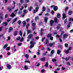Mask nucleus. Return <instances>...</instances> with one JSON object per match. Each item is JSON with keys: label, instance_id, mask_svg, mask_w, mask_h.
<instances>
[{"label": "nucleus", "instance_id": "24", "mask_svg": "<svg viewBox=\"0 0 73 73\" xmlns=\"http://www.w3.org/2000/svg\"><path fill=\"white\" fill-rule=\"evenodd\" d=\"M24 7L23 6H21V8L20 9V10L22 11V10L23 9H24Z\"/></svg>", "mask_w": 73, "mask_h": 73}, {"label": "nucleus", "instance_id": "31", "mask_svg": "<svg viewBox=\"0 0 73 73\" xmlns=\"http://www.w3.org/2000/svg\"><path fill=\"white\" fill-rule=\"evenodd\" d=\"M25 57H26V58H27V59H28V58H29V55H28L27 54H26L25 55Z\"/></svg>", "mask_w": 73, "mask_h": 73}, {"label": "nucleus", "instance_id": "59", "mask_svg": "<svg viewBox=\"0 0 73 73\" xmlns=\"http://www.w3.org/2000/svg\"><path fill=\"white\" fill-rule=\"evenodd\" d=\"M7 50H10V48L9 47H7Z\"/></svg>", "mask_w": 73, "mask_h": 73}, {"label": "nucleus", "instance_id": "21", "mask_svg": "<svg viewBox=\"0 0 73 73\" xmlns=\"http://www.w3.org/2000/svg\"><path fill=\"white\" fill-rule=\"evenodd\" d=\"M22 23L23 24V27H25V25H26V23H25V21H23V22Z\"/></svg>", "mask_w": 73, "mask_h": 73}, {"label": "nucleus", "instance_id": "36", "mask_svg": "<svg viewBox=\"0 0 73 73\" xmlns=\"http://www.w3.org/2000/svg\"><path fill=\"white\" fill-rule=\"evenodd\" d=\"M48 66V62H47L46 64L45 65V66L46 68H47Z\"/></svg>", "mask_w": 73, "mask_h": 73}, {"label": "nucleus", "instance_id": "53", "mask_svg": "<svg viewBox=\"0 0 73 73\" xmlns=\"http://www.w3.org/2000/svg\"><path fill=\"white\" fill-rule=\"evenodd\" d=\"M64 24H66V23L67 22V19H66L64 21Z\"/></svg>", "mask_w": 73, "mask_h": 73}, {"label": "nucleus", "instance_id": "64", "mask_svg": "<svg viewBox=\"0 0 73 73\" xmlns=\"http://www.w3.org/2000/svg\"><path fill=\"white\" fill-rule=\"evenodd\" d=\"M25 62H27V63H30V62L29 61H26Z\"/></svg>", "mask_w": 73, "mask_h": 73}, {"label": "nucleus", "instance_id": "7", "mask_svg": "<svg viewBox=\"0 0 73 73\" xmlns=\"http://www.w3.org/2000/svg\"><path fill=\"white\" fill-rule=\"evenodd\" d=\"M38 9V7H37L35 9V10H34L33 13H35V12H37Z\"/></svg>", "mask_w": 73, "mask_h": 73}, {"label": "nucleus", "instance_id": "44", "mask_svg": "<svg viewBox=\"0 0 73 73\" xmlns=\"http://www.w3.org/2000/svg\"><path fill=\"white\" fill-rule=\"evenodd\" d=\"M29 23L26 26V28L27 29H28V27L29 26Z\"/></svg>", "mask_w": 73, "mask_h": 73}, {"label": "nucleus", "instance_id": "20", "mask_svg": "<svg viewBox=\"0 0 73 73\" xmlns=\"http://www.w3.org/2000/svg\"><path fill=\"white\" fill-rule=\"evenodd\" d=\"M48 19L46 17H45L44 18V22L45 23H47V20H48Z\"/></svg>", "mask_w": 73, "mask_h": 73}, {"label": "nucleus", "instance_id": "35", "mask_svg": "<svg viewBox=\"0 0 73 73\" xmlns=\"http://www.w3.org/2000/svg\"><path fill=\"white\" fill-rule=\"evenodd\" d=\"M48 41H49L48 40V39H47L46 40V42L44 43V44H48Z\"/></svg>", "mask_w": 73, "mask_h": 73}, {"label": "nucleus", "instance_id": "42", "mask_svg": "<svg viewBox=\"0 0 73 73\" xmlns=\"http://www.w3.org/2000/svg\"><path fill=\"white\" fill-rule=\"evenodd\" d=\"M54 53V50H52L51 51V54H53Z\"/></svg>", "mask_w": 73, "mask_h": 73}, {"label": "nucleus", "instance_id": "57", "mask_svg": "<svg viewBox=\"0 0 73 73\" xmlns=\"http://www.w3.org/2000/svg\"><path fill=\"white\" fill-rule=\"evenodd\" d=\"M67 64L68 66H70V64L69 62H68L67 63Z\"/></svg>", "mask_w": 73, "mask_h": 73}, {"label": "nucleus", "instance_id": "12", "mask_svg": "<svg viewBox=\"0 0 73 73\" xmlns=\"http://www.w3.org/2000/svg\"><path fill=\"white\" fill-rule=\"evenodd\" d=\"M60 24H59L58 25L57 27H56V28L58 29H59L60 28Z\"/></svg>", "mask_w": 73, "mask_h": 73}, {"label": "nucleus", "instance_id": "33", "mask_svg": "<svg viewBox=\"0 0 73 73\" xmlns=\"http://www.w3.org/2000/svg\"><path fill=\"white\" fill-rule=\"evenodd\" d=\"M4 69V67L3 66L0 67V70H2Z\"/></svg>", "mask_w": 73, "mask_h": 73}, {"label": "nucleus", "instance_id": "5", "mask_svg": "<svg viewBox=\"0 0 73 73\" xmlns=\"http://www.w3.org/2000/svg\"><path fill=\"white\" fill-rule=\"evenodd\" d=\"M68 36V35L67 34H64L63 36V39H65L66 38H67V37Z\"/></svg>", "mask_w": 73, "mask_h": 73}, {"label": "nucleus", "instance_id": "34", "mask_svg": "<svg viewBox=\"0 0 73 73\" xmlns=\"http://www.w3.org/2000/svg\"><path fill=\"white\" fill-rule=\"evenodd\" d=\"M13 3L14 4V6L13 7L12 9H14V8H15V4H16V2L15 1H13Z\"/></svg>", "mask_w": 73, "mask_h": 73}, {"label": "nucleus", "instance_id": "55", "mask_svg": "<svg viewBox=\"0 0 73 73\" xmlns=\"http://www.w3.org/2000/svg\"><path fill=\"white\" fill-rule=\"evenodd\" d=\"M20 35L21 36H22V32L21 31H20Z\"/></svg>", "mask_w": 73, "mask_h": 73}, {"label": "nucleus", "instance_id": "9", "mask_svg": "<svg viewBox=\"0 0 73 73\" xmlns=\"http://www.w3.org/2000/svg\"><path fill=\"white\" fill-rule=\"evenodd\" d=\"M24 14L23 15H22V17H24L25 15V14L26 13H27V10H25V9L24 11Z\"/></svg>", "mask_w": 73, "mask_h": 73}, {"label": "nucleus", "instance_id": "1", "mask_svg": "<svg viewBox=\"0 0 73 73\" xmlns=\"http://www.w3.org/2000/svg\"><path fill=\"white\" fill-rule=\"evenodd\" d=\"M51 36H52V35L49 34L47 35V37L48 38H50V39L51 40H53V37H51Z\"/></svg>", "mask_w": 73, "mask_h": 73}, {"label": "nucleus", "instance_id": "49", "mask_svg": "<svg viewBox=\"0 0 73 73\" xmlns=\"http://www.w3.org/2000/svg\"><path fill=\"white\" fill-rule=\"evenodd\" d=\"M18 10H19L18 9H16L15 10V11L14 12H15L16 13H17V12L18 11Z\"/></svg>", "mask_w": 73, "mask_h": 73}, {"label": "nucleus", "instance_id": "16", "mask_svg": "<svg viewBox=\"0 0 73 73\" xmlns=\"http://www.w3.org/2000/svg\"><path fill=\"white\" fill-rule=\"evenodd\" d=\"M35 65H36V66H40V64L38 63V62H36L35 64Z\"/></svg>", "mask_w": 73, "mask_h": 73}, {"label": "nucleus", "instance_id": "32", "mask_svg": "<svg viewBox=\"0 0 73 73\" xmlns=\"http://www.w3.org/2000/svg\"><path fill=\"white\" fill-rule=\"evenodd\" d=\"M38 19H39V18L38 16H36V17L35 18V21H37V20H38Z\"/></svg>", "mask_w": 73, "mask_h": 73}, {"label": "nucleus", "instance_id": "56", "mask_svg": "<svg viewBox=\"0 0 73 73\" xmlns=\"http://www.w3.org/2000/svg\"><path fill=\"white\" fill-rule=\"evenodd\" d=\"M24 7L25 8H27V4H25L24 5Z\"/></svg>", "mask_w": 73, "mask_h": 73}, {"label": "nucleus", "instance_id": "48", "mask_svg": "<svg viewBox=\"0 0 73 73\" xmlns=\"http://www.w3.org/2000/svg\"><path fill=\"white\" fill-rule=\"evenodd\" d=\"M57 60H56V59H52V61L53 62H56Z\"/></svg>", "mask_w": 73, "mask_h": 73}, {"label": "nucleus", "instance_id": "11", "mask_svg": "<svg viewBox=\"0 0 73 73\" xmlns=\"http://www.w3.org/2000/svg\"><path fill=\"white\" fill-rule=\"evenodd\" d=\"M62 16H63L62 19H65V17H66V14L64 13L63 14Z\"/></svg>", "mask_w": 73, "mask_h": 73}, {"label": "nucleus", "instance_id": "51", "mask_svg": "<svg viewBox=\"0 0 73 73\" xmlns=\"http://www.w3.org/2000/svg\"><path fill=\"white\" fill-rule=\"evenodd\" d=\"M25 2L26 3H28V2H29V0H25Z\"/></svg>", "mask_w": 73, "mask_h": 73}, {"label": "nucleus", "instance_id": "43", "mask_svg": "<svg viewBox=\"0 0 73 73\" xmlns=\"http://www.w3.org/2000/svg\"><path fill=\"white\" fill-rule=\"evenodd\" d=\"M23 40H24V38L23 37H22L20 40V41H21V42H22Z\"/></svg>", "mask_w": 73, "mask_h": 73}, {"label": "nucleus", "instance_id": "4", "mask_svg": "<svg viewBox=\"0 0 73 73\" xmlns=\"http://www.w3.org/2000/svg\"><path fill=\"white\" fill-rule=\"evenodd\" d=\"M7 66V68L8 69H11V66L10 64H7L6 65Z\"/></svg>", "mask_w": 73, "mask_h": 73}, {"label": "nucleus", "instance_id": "23", "mask_svg": "<svg viewBox=\"0 0 73 73\" xmlns=\"http://www.w3.org/2000/svg\"><path fill=\"white\" fill-rule=\"evenodd\" d=\"M40 60L41 61H44V60H45V58H40Z\"/></svg>", "mask_w": 73, "mask_h": 73}, {"label": "nucleus", "instance_id": "60", "mask_svg": "<svg viewBox=\"0 0 73 73\" xmlns=\"http://www.w3.org/2000/svg\"><path fill=\"white\" fill-rule=\"evenodd\" d=\"M44 71H45V70H44V69H43L41 70V72L42 73H44Z\"/></svg>", "mask_w": 73, "mask_h": 73}, {"label": "nucleus", "instance_id": "19", "mask_svg": "<svg viewBox=\"0 0 73 73\" xmlns=\"http://www.w3.org/2000/svg\"><path fill=\"white\" fill-rule=\"evenodd\" d=\"M10 16L11 17H15V13H13L12 15H10Z\"/></svg>", "mask_w": 73, "mask_h": 73}, {"label": "nucleus", "instance_id": "10", "mask_svg": "<svg viewBox=\"0 0 73 73\" xmlns=\"http://www.w3.org/2000/svg\"><path fill=\"white\" fill-rule=\"evenodd\" d=\"M8 25V22H5L3 23V25L4 26H7Z\"/></svg>", "mask_w": 73, "mask_h": 73}, {"label": "nucleus", "instance_id": "58", "mask_svg": "<svg viewBox=\"0 0 73 73\" xmlns=\"http://www.w3.org/2000/svg\"><path fill=\"white\" fill-rule=\"evenodd\" d=\"M65 47H68V44L66 43L65 44Z\"/></svg>", "mask_w": 73, "mask_h": 73}, {"label": "nucleus", "instance_id": "29", "mask_svg": "<svg viewBox=\"0 0 73 73\" xmlns=\"http://www.w3.org/2000/svg\"><path fill=\"white\" fill-rule=\"evenodd\" d=\"M0 19H3V14H0Z\"/></svg>", "mask_w": 73, "mask_h": 73}, {"label": "nucleus", "instance_id": "39", "mask_svg": "<svg viewBox=\"0 0 73 73\" xmlns=\"http://www.w3.org/2000/svg\"><path fill=\"white\" fill-rule=\"evenodd\" d=\"M54 20L55 21L56 23H57V18H55L54 19ZM55 23V24H56V23Z\"/></svg>", "mask_w": 73, "mask_h": 73}, {"label": "nucleus", "instance_id": "61", "mask_svg": "<svg viewBox=\"0 0 73 73\" xmlns=\"http://www.w3.org/2000/svg\"><path fill=\"white\" fill-rule=\"evenodd\" d=\"M57 33V32H54L53 33V35H56Z\"/></svg>", "mask_w": 73, "mask_h": 73}, {"label": "nucleus", "instance_id": "28", "mask_svg": "<svg viewBox=\"0 0 73 73\" xmlns=\"http://www.w3.org/2000/svg\"><path fill=\"white\" fill-rule=\"evenodd\" d=\"M27 35H28L29 33H31V31L29 30H27Z\"/></svg>", "mask_w": 73, "mask_h": 73}, {"label": "nucleus", "instance_id": "47", "mask_svg": "<svg viewBox=\"0 0 73 73\" xmlns=\"http://www.w3.org/2000/svg\"><path fill=\"white\" fill-rule=\"evenodd\" d=\"M20 2L21 4H23V3H24V1H23V0H20Z\"/></svg>", "mask_w": 73, "mask_h": 73}, {"label": "nucleus", "instance_id": "27", "mask_svg": "<svg viewBox=\"0 0 73 73\" xmlns=\"http://www.w3.org/2000/svg\"><path fill=\"white\" fill-rule=\"evenodd\" d=\"M56 17L58 18H60V14H59V13L56 16Z\"/></svg>", "mask_w": 73, "mask_h": 73}, {"label": "nucleus", "instance_id": "45", "mask_svg": "<svg viewBox=\"0 0 73 73\" xmlns=\"http://www.w3.org/2000/svg\"><path fill=\"white\" fill-rule=\"evenodd\" d=\"M17 31H16L14 33V36H16V35H17Z\"/></svg>", "mask_w": 73, "mask_h": 73}, {"label": "nucleus", "instance_id": "46", "mask_svg": "<svg viewBox=\"0 0 73 73\" xmlns=\"http://www.w3.org/2000/svg\"><path fill=\"white\" fill-rule=\"evenodd\" d=\"M42 9H43L42 11H45V8L44 7H43Z\"/></svg>", "mask_w": 73, "mask_h": 73}, {"label": "nucleus", "instance_id": "50", "mask_svg": "<svg viewBox=\"0 0 73 73\" xmlns=\"http://www.w3.org/2000/svg\"><path fill=\"white\" fill-rule=\"evenodd\" d=\"M18 24H19L20 25V23H21V21L19 20L17 22Z\"/></svg>", "mask_w": 73, "mask_h": 73}, {"label": "nucleus", "instance_id": "37", "mask_svg": "<svg viewBox=\"0 0 73 73\" xmlns=\"http://www.w3.org/2000/svg\"><path fill=\"white\" fill-rule=\"evenodd\" d=\"M7 46H8V44H5L4 45V46L3 47V48H4L5 49V48H7Z\"/></svg>", "mask_w": 73, "mask_h": 73}, {"label": "nucleus", "instance_id": "17", "mask_svg": "<svg viewBox=\"0 0 73 73\" xmlns=\"http://www.w3.org/2000/svg\"><path fill=\"white\" fill-rule=\"evenodd\" d=\"M72 11H68V14L69 15H72Z\"/></svg>", "mask_w": 73, "mask_h": 73}, {"label": "nucleus", "instance_id": "26", "mask_svg": "<svg viewBox=\"0 0 73 73\" xmlns=\"http://www.w3.org/2000/svg\"><path fill=\"white\" fill-rule=\"evenodd\" d=\"M17 18H16L14 19L13 20V22L12 23V24H13V23H15V22L16 21V20H17Z\"/></svg>", "mask_w": 73, "mask_h": 73}, {"label": "nucleus", "instance_id": "3", "mask_svg": "<svg viewBox=\"0 0 73 73\" xmlns=\"http://www.w3.org/2000/svg\"><path fill=\"white\" fill-rule=\"evenodd\" d=\"M50 8H54V11H56V10H57V9H58L57 7L53 5L51 6H50Z\"/></svg>", "mask_w": 73, "mask_h": 73}, {"label": "nucleus", "instance_id": "41", "mask_svg": "<svg viewBox=\"0 0 73 73\" xmlns=\"http://www.w3.org/2000/svg\"><path fill=\"white\" fill-rule=\"evenodd\" d=\"M36 23H33L32 24V25L33 27H34V26H35V25H36Z\"/></svg>", "mask_w": 73, "mask_h": 73}, {"label": "nucleus", "instance_id": "2", "mask_svg": "<svg viewBox=\"0 0 73 73\" xmlns=\"http://www.w3.org/2000/svg\"><path fill=\"white\" fill-rule=\"evenodd\" d=\"M35 42L34 41H31L30 42V44H31V45L30 46V48H32L33 46H34V44H35Z\"/></svg>", "mask_w": 73, "mask_h": 73}, {"label": "nucleus", "instance_id": "13", "mask_svg": "<svg viewBox=\"0 0 73 73\" xmlns=\"http://www.w3.org/2000/svg\"><path fill=\"white\" fill-rule=\"evenodd\" d=\"M54 21L52 20H51L50 21V23L51 24V26H52V25H53V23H54Z\"/></svg>", "mask_w": 73, "mask_h": 73}, {"label": "nucleus", "instance_id": "6", "mask_svg": "<svg viewBox=\"0 0 73 73\" xmlns=\"http://www.w3.org/2000/svg\"><path fill=\"white\" fill-rule=\"evenodd\" d=\"M13 7H8L7 8V9L9 11V12H11L12 11V9H13Z\"/></svg>", "mask_w": 73, "mask_h": 73}, {"label": "nucleus", "instance_id": "52", "mask_svg": "<svg viewBox=\"0 0 73 73\" xmlns=\"http://www.w3.org/2000/svg\"><path fill=\"white\" fill-rule=\"evenodd\" d=\"M45 16H49L50 15V14L48 13H46L45 14Z\"/></svg>", "mask_w": 73, "mask_h": 73}, {"label": "nucleus", "instance_id": "18", "mask_svg": "<svg viewBox=\"0 0 73 73\" xmlns=\"http://www.w3.org/2000/svg\"><path fill=\"white\" fill-rule=\"evenodd\" d=\"M64 52H65V53H66V54H68V53H69V51L67 50H64Z\"/></svg>", "mask_w": 73, "mask_h": 73}, {"label": "nucleus", "instance_id": "8", "mask_svg": "<svg viewBox=\"0 0 73 73\" xmlns=\"http://www.w3.org/2000/svg\"><path fill=\"white\" fill-rule=\"evenodd\" d=\"M54 45V42H53L52 43L49 44L48 45V46H53Z\"/></svg>", "mask_w": 73, "mask_h": 73}, {"label": "nucleus", "instance_id": "25", "mask_svg": "<svg viewBox=\"0 0 73 73\" xmlns=\"http://www.w3.org/2000/svg\"><path fill=\"white\" fill-rule=\"evenodd\" d=\"M42 31H44V29H41V36H42V35H43V33H42Z\"/></svg>", "mask_w": 73, "mask_h": 73}, {"label": "nucleus", "instance_id": "15", "mask_svg": "<svg viewBox=\"0 0 73 73\" xmlns=\"http://www.w3.org/2000/svg\"><path fill=\"white\" fill-rule=\"evenodd\" d=\"M24 69L25 70H28V66H25L24 67Z\"/></svg>", "mask_w": 73, "mask_h": 73}, {"label": "nucleus", "instance_id": "30", "mask_svg": "<svg viewBox=\"0 0 73 73\" xmlns=\"http://www.w3.org/2000/svg\"><path fill=\"white\" fill-rule=\"evenodd\" d=\"M33 8V7H29V10L30 11H31V10H32V9Z\"/></svg>", "mask_w": 73, "mask_h": 73}, {"label": "nucleus", "instance_id": "54", "mask_svg": "<svg viewBox=\"0 0 73 73\" xmlns=\"http://www.w3.org/2000/svg\"><path fill=\"white\" fill-rule=\"evenodd\" d=\"M11 18H9V19H8L7 21H8V22H9V21H10V20H11Z\"/></svg>", "mask_w": 73, "mask_h": 73}, {"label": "nucleus", "instance_id": "14", "mask_svg": "<svg viewBox=\"0 0 73 73\" xmlns=\"http://www.w3.org/2000/svg\"><path fill=\"white\" fill-rule=\"evenodd\" d=\"M32 36H33V35L32 34H31L30 35L28 36V38L30 39V38H31Z\"/></svg>", "mask_w": 73, "mask_h": 73}, {"label": "nucleus", "instance_id": "63", "mask_svg": "<svg viewBox=\"0 0 73 73\" xmlns=\"http://www.w3.org/2000/svg\"><path fill=\"white\" fill-rule=\"evenodd\" d=\"M68 9V7H66L65 9V11H66Z\"/></svg>", "mask_w": 73, "mask_h": 73}, {"label": "nucleus", "instance_id": "38", "mask_svg": "<svg viewBox=\"0 0 73 73\" xmlns=\"http://www.w3.org/2000/svg\"><path fill=\"white\" fill-rule=\"evenodd\" d=\"M60 53H61V51L58 50L57 52V54H60Z\"/></svg>", "mask_w": 73, "mask_h": 73}, {"label": "nucleus", "instance_id": "62", "mask_svg": "<svg viewBox=\"0 0 73 73\" xmlns=\"http://www.w3.org/2000/svg\"><path fill=\"white\" fill-rule=\"evenodd\" d=\"M22 44L21 43H18V46H20Z\"/></svg>", "mask_w": 73, "mask_h": 73}, {"label": "nucleus", "instance_id": "40", "mask_svg": "<svg viewBox=\"0 0 73 73\" xmlns=\"http://www.w3.org/2000/svg\"><path fill=\"white\" fill-rule=\"evenodd\" d=\"M71 20H72V21H73V18H70L69 19V21H70Z\"/></svg>", "mask_w": 73, "mask_h": 73}, {"label": "nucleus", "instance_id": "22", "mask_svg": "<svg viewBox=\"0 0 73 73\" xmlns=\"http://www.w3.org/2000/svg\"><path fill=\"white\" fill-rule=\"evenodd\" d=\"M13 29H12V27H10V28L9 30V32H11L12 31Z\"/></svg>", "mask_w": 73, "mask_h": 73}]
</instances>
